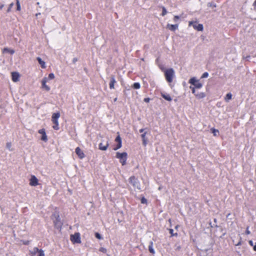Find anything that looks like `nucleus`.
Here are the masks:
<instances>
[{"label":"nucleus","mask_w":256,"mask_h":256,"mask_svg":"<svg viewBox=\"0 0 256 256\" xmlns=\"http://www.w3.org/2000/svg\"><path fill=\"white\" fill-rule=\"evenodd\" d=\"M132 87L134 89H139L140 87V84L139 82H134L133 84Z\"/></svg>","instance_id":"393cba45"},{"label":"nucleus","mask_w":256,"mask_h":256,"mask_svg":"<svg viewBox=\"0 0 256 256\" xmlns=\"http://www.w3.org/2000/svg\"><path fill=\"white\" fill-rule=\"evenodd\" d=\"M198 82V80L195 78H191L190 80H189V83L190 84H192V85H194L197 82Z\"/></svg>","instance_id":"5701e85b"},{"label":"nucleus","mask_w":256,"mask_h":256,"mask_svg":"<svg viewBox=\"0 0 256 256\" xmlns=\"http://www.w3.org/2000/svg\"><path fill=\"white\" fill-rule=\"evenodd\" d=\"M4 6V4H0V9L2 10Z\"/></svg>","instance_id":"5fc2aeb1"},{"label":"nucleus","mask_w":256,"mask_h":256,"mask_svg":"<svg viewBox=\"0 0 256 256\" xmlns=\"http://www.w3.org/2000/svg\"><path fill=\"white\" fill-rule=\"evenodd\" d=\"M48 82V78L46 77H44L42 80V88H44L46 91H49L50 90V87L46 84V82Z\"/></svg>","instance_id":"423d86ee"},{"label":"nucleus","mask_w":256,"mask_h":256,"mask_svg":"<svg viewBox=\"0 0 256 256\" xmlns=\"http://www.w3.org/2000/svg\"><path fill=\"white\" fill-rule=\"evenodd\" d=\"M180 17L178 16H175L174 18V21L176 22H178L180 20Z\"/></svg>","instance_id":"72a5a7b5"},{"label":"nucleus","mask_w":256,"mask_h":256,"mask_svg":"<svg viewBox=\"0 0 256 256\" xmlns=\"http://www.w3.org/2000/svg\"><path fill=\"white\" fill-rule=\"evenodd\" d=\"M196 96L198 99H201L206 96V94L203 92H198L196 94Z\"/></svg>","instance_id":"a211bd4d"},{"label":"nucleus","mask_w":256,"mask_h":256,"mask_svg":"<svg viewBox=\"0 0 256 256\" xmlns=\"http://www.w3.org/2000/svg\"><path fill=\"white\" fill-rule=\"evenodd\" d=\"M150 100V98H144V102H148Z\"/></svg>","instance_id":"de8ad7c7"},{"label":"nucleus","mask_w":256,"mask_h":256,"mask_svg":"<svg viewBox=\"0 0 256 256\" xmlns=\"http://www.w3.org/2000/svg\"><path fill=\"white\" fill-rule=\"evenodd\" d=\"M196 24V22H194L193 21H190L189 22L188 26H193L194 24Z\"/></svg>","instance_id":"c03bdc74"},{"label":"nucleus","mask_w":256,"mask_h":256,"mask_svg":"<svg viewBox=\"0 0 256 256\" xmlns=\"http://www.w3.org/2000/svg\"><path fill=\"white\" fill-rule=\"evenodd\" d=\"M60 117V112H55L52 114V118L55 119V120H58Z\"/></svg>","instance_id":"aec40b11"},{"label":"nucleus","mask_w":256,"mask_h":256,"mask_svg":"<svg viewBox=\"0 0 256 256\" xmlns=\"http://www.w3.org/2000/svg\"><path fill=\"white\" fill-rule=\"evenodd\" d=\"M144 129L142 128V129L140 130V132L142 133L144 132Z\"/></svg>","instance_id":"3c124183"},{"label":"nucleus","mask_w":256,"mask_h":256,"mask_svg":"<svg viewBox=\"0 0 256 256\" xmlns=\"http://www.w3.org/2000/svg\"><path fill=\"white\" fill-rule=\"evenodd\" d=\"M116 100H117V98H116L114 99V101H116Z\"/></svg>","instance_id":"680f3d73"},{"label":"nucleus","mask_w":256,"mask_h":256,"mask_svg":"<svg viewBox=\"0 0 256 256\" xmlns=\"http://www.w3.org/2000/svg\"><path fill=\"white\" fill-rule=\"evenodd\" d=\"M141 203L142 204H146L147 203V200L146 198H145L144 197L142 198L141 199Z\"/></svg>","instance_id":"58836bf2"},{"label":"nucleus","mask_w":256,"mask_h":256,"mask_svg":"<svg viewBox=\"0 0 256 256\" xmlns=\"http://www.w3.org/2000/svg\"><path fill=\"white\" fill-rule=\"evenodd\" d=\"M75 152L80 158L82 159L83 158H84L85 154L79 147H77L76 148Z\"/></svg>","instance_id":"6e6552de"},{"label":"nucleus","mask_w":256,"mask_h":256,"mask_svg":"<svg viewBox=\"0 0 256 256\" xmlns=\"http://www.w3.org/2000/svg\"><path fill=\"white\" fill-rule=\"evenodd\" d=\"M109 146L108 141H106L104 144L102 142L98 144V148L102 150H106Z\"/></svg>","instance_id":"9d476101"},{"label":"nucleus","mask_w":256,"mask_h":256,"mask_svg":"<svg viewBox=\"0 0 256 256\" xmlns=\"http://www.w3.org/2000/svg\"><path fill=\"white\" fill-rule=\"evenodd\" d=\"M70 240L74 244H80V234L79 232H76L74 234L70 235Z\"/></svg>","instance_id":"39448f33"},{"label":"nucleus","mask_w":256,"mask_h":256,"mask_svg":"<svg viewBox=\"0 0 256 256\" xmlns=\"http://www.w3.org/2000/svg\"><path fill=\"white\" fill-rule=\"evenodd\" d=\"M6 147L10 151L12 150V149L11 148V147H12V144H11V142H7L6 144Z\"/></svg>","instance_id":"c756f323"},{"label":"nucleus","mask_w":256,"mask_h":256,"mask_svg":"<svg viewBox=\"0 0 256 256\" xmlns=\"http://www.w3.org/2000/svg\"><path fill=\"white\" fill-rule=\"evenodd\" d=\"M4 52H9L10 54H12L14 53V50H10L8 48H4L3 50Z\"/></svg>","instance_id":"4be33fe9"},{"label":"nucleus","mask_w":256,"mask_h":256,"mask_svg":"<svg viewBox=\"0 0 256 256\" xmlns=\"http://www.w3.org/2000/svg\"><path fill=\"white\" fill-rule=\"evenodd\" d=\"M166 14H167V10H166V8H165V7L162 6V16H164Z\"/></svg>","instance_id":"cd10ccee"},{"label":"nucleus","mask_w":256,"mask_h":256,"mask_svg":"<svg viewBox=\"0 0 256 256\" xmlns=\"http://www.w3.org/2000/svg\"><path fill=\"white\" fill-rule=\"evenodd\" d=\"M193 28L198 31H202L204 30V26L202 24H196L193 25Z\"/></svg>","instance_id":"ddd939ff"},{"label":"nucleus","mask_w":256,"mask_h":256,"mask_svg":"<svg viewBox=\"0 0 256 256\" xmlns=\"http://www.w3.org/2000/svg\"><path fill=\"white\" fill-rule=\"evenodd\" d=\"M12 80L14 82H17L19 80L20 74L18 72H12Z\"/></svg>","instance_id":"9b49d317"},{"label":"nucleus","mask_w":256,"mask_h":256,"mask_svg":"<svg viewBox=\"0 0 256 256\" xmlns=\"http://www.w3.org/2000/svg\"><path fill=\"white\" fill-rule=\"evenodd\" d=\"M153 242L152 241H150L148 245V250L150 253L154 254L155 253V251L153 248Z\"/></svg>","instance_id":"dca6fc26"},{"label":"nucleus","mask_w":256,"mask_h":256,"mask_svg":"<svg viewBox=\"0 0 256 256\" xmlns=\"http://www.w3.org/2000/svg\"><path fill=\"white\" fill-rule=\"evenodd\" d=\"M24 244H28L27 242H26V243H24Z\"/></svg>","instance_id":"e2e57ef3"},{"label":"nucleus","mask_w":256,"mask_h":256,"mask_svg":"<svg viewBox=\"0 0 256 256\" xmlns=\"http://www.w3.org/2000/svg\"><path fill=\"white\" fill-rule=\"evenodd\" d=\"M178 226H176L175 228L176 229V228H178Z\"/></svg>","instance_id":"052dcab7"},{"label":"nucleus","mask_w":256,"mask_h":256,"mask_svg":"<svg viewBox=\"0 0 256 256\" xmlns=\"http://www.w3.org/2000/svg\"><path fill=\"white\" fill-rule=\"evenodd\" d=\"M241 245V241L240 240L237 244H236V246Z\"/></svg>","instance_id":"603ef678"},{"label":"nucleus","mask_w":256,"mask_h":256,"mask_svg":"<svg viewBox=\"0 0 256 256\" xmlns=\"http://www.w3.org/2000/svg\"><path fill=\"white\" fill-rule=\"evenodd\" d=\"M202 85L201 83L198 82L194 85V87L196 88H200L202 87Z\"/></svg>","instance_id":"bb28decb"},{"label":"nucleus","mask_w":256,"mask_h":256,"mask_svg":"<svg viewBox=\"0 0 256 256\" xmlns=\"http://www.w3.org/2000/svg\"><path fill=\"white\" fill-rule=\"evenodd\" d=\"M253 249L254 251H256V244L253 246Z\"/></svg>","instance_id":"864d4df0"},{"label":"nucleus","mask_w":256,"mask_h":256,"mask_svg":"<svg viewBox=\"0 0 256 256\" xmlns=\"http://www.w3.org/2000/svg\"><path fill=\"white\" fill-rule=\"evenodd\" d=\"M122 145H120V146H118V144H117L115 148H114V150H118V149L122 147Z\"/></svg>","instance_id":"a18cd8bd"},{"label":"nucleus","mask_w":256,"mask_h":256,"mask_svg":"<svg viewBox=\"0 0 256 256\" xmlns=\"http://www.w3.org/2000/svg\"><path fill=\"white\" fill-rule=\"evenodd\" d=\"M38 133L42 135L41 138V140H42L44 142H46L48 140L47 136L44 128H42L38 130Z\"/></svg>","instance_id":"0eeeda50"},{"label":"nucleus","mask_w":256,"mask_h":256,"mask_svg":"<svg viewBox=\"0 0 256 256\" xmlns=\"http://www.w3.org/2000/svg\"><path fill=\"white\" fill-rule=\"evenodd\" d=\"M30 184L32 186H36L38 185V180L34 176H31Z\"/></svg>","instance_id":"1a4fd4ad"},{"label":"nucleus","mask_w":256,"mask_h":256,"mask_svg":"<svg viewBox=\"0 0 256 256\" xmlns=\"http://www.w3.org/2000/svg\"><path fill=\"white\" fill-rule=\"evenodd\" d=\"M127 155L128 154L126 152H123L122 153L117 152L116 154V158L120 160V162L122 166L126 164Z\"/></svg>","instance_id":"f03ea898"},{"label":"nucleus","mask_w":256,"mask_h":256,"mask_svg":"<svg viewBox=\"0 0 256 256\" xmlns=\"http://www.w3.org/2000/svg\"><path fill=\"white\" fill-rule=\"evenodd\" d=\"M208 76V72H204L201 76L202 78H206Z\"/></svg>","instance_id":"473e14b6"},{"label":"nucleus","mask_w":256,"mask_h":256,"mask_svg":"<svg viewBox=\"0 0 256 256\" xmlns=\"http://www.w3.org/2000/svg\"><path fill=\"white\" fill-rule=\"evenodd\" d=\"M167 26H168V28L170 30L172 31H174L175 30H176V29L178 28V24H168Z\"/></svg>","instance_id":"4468645a"},{"label":"nucleus","mask_w":256,"mask_h":256,"mask_svg":"<svg viewBox=\"0 0 256 256\" xmlns=\"http://www.w3.org/2000/svg\"><path fill=\"white\" fill-rule=\"evenodd\" d=\"M162 97L166 100L170 102L172 100V98L169 94H162Z\"/></svg>","instance_id":"6ab92c4d"},{"label":"nucleus","mask_w":256,"mask_h":256,"mask_svg":"<svg viewBox=\"0 0 256 256\" xmlns=\"http://www.w3.org/2000/svg\"><path fill=\"white\" fill-rule=\"evenodd\" d=\"M48 80H52L54 78V74L53 73H50L48 74Z\"/></svg>","instance_id":"c85d7f7f"},{"label":"nucleus","mask_w":256,"mask_h":256,"mask_svg":"<svg viewBox=\"0 0 256 256\" xmlns=\"http://www.w3.org/2000/svg\"><path fill=\"white\" fill-rule=\"evenodd\" d=\"M170 233L171 234L172 236H177V233H174V230L172 229L169 230Z\"/></svg>","instance_id":"7c9ffc66"},{"label":"nucleus","mask_w":256,"mask_h":256,"mask_svg":"<svg viewBox=\"0 0 256 256\" xmlns=\"http://www.w3.org/2000/svg\"><path fill=\"white\" fill-rule=\"evenodd\" d=\"M95 236L98 239L100 240L102 238L101 235L98 232L96 233Z\"/></svg>","instance_id":"a19ab883"},{"label":"nucleus","mask_w":256,"mask_h":256,"mask_svg":"<svg viewBox=\"0 0 256 256\" xmlns=\"http://www.w3.org/2000/svg\"><path fill=\"white\" fill-rule=\"evenodd\" d=\"M52 217L55 218L54 220V222L56 228L58 229L61 228L62 224L60 221L59 215L57 214H54L52 215Z\"/></svg>","instance_id":"20e7f679"},{"label":"nucleus","mask_w":256,"mask_h":256,"mask_svg":"<svg viewBox=\"0 0 256 256\" xmlns=\"http://www.w3.org/2000/svg\"><path fill=\"white\" fill-rule=\"evenodd\" d=\"M116 82V80H115L114 76H110V84H109L110 88V89H114V84Z\"/></svg>","instance_id":"f8f14e48"},{"label":"nucleus","mask_w":256,"mask_h":256,"mask_svg":"<svg viewBox=\"0 0 256 256\" xmlns=\"http://www.w3.org/2000/svg\"><path fill=\"white\" fill-rule=\"evenodd\" d=\"M78 61V58H74L72 59V62L74 63H76Z\"/></svg>","instance_id":"8fccbe9b"},{"label":"nucleus","mask_w":256,"mask_h":256,"mask_svg":"<svg viewBox=\"0 0 256 256\" xmlns=\"http://www.w3.org/2000/svg\"><path fill=\"white\" fill-rule=\"evenodd\" d=\"M35 249L38 252H39L38 256H44V250H38V248H35Z\"/></svg>","instance_id":"a878e982"},{"label":"nucleus","mask_w":256,"mask_h":256,"mask_svg":"<svg viewBox=\"0 0 256 256\" xmlns=\"http://www.w3.org/2000/svg\"><path fill=\"white\" fill-rule=\"evenodd\" d=\"M40 14V13L36 14V16H39Z\"/></svg>","instance_id":"13d9d810"},{"label":"nucleus","mask_w":256,"mask_h":256,"mask_svg":"<svg viewBox=\"0 0 256 256\" xmlns=\"http://www.w3.org/2000/svg\"><path fill=\"white\" fill-rule=\"evenodd\" d=\"M16 7L18 10H20V5L18 0H16Z\"/></svg>","instance_id":"2f4dec72"},{"label":"nucleus","mask_w":256,"mask_h":256,"mask_svg":"<svg viewBox=\"0 0 256 256\" xmlns=\"http://www.w3.org/2000/svg\"><path fill=\"white\" fill-rule=\"evenodd\" d=\"M254 6V10L256 12V5H253Z\"/></svg>","instance_id":"6e6d98bb"},{"label":"nucleus","mask_w":256,"mask_h":256,"mask_svg":"<svg viewBox=\"0 0 256 256\" xmlns=\"http://www.w3.org/2000/svg\"><path fill=\"white\" fill-rule=\"evenodd\" d=\"M232 94L231 93L229 92L226 94V96L224 98L226 102H228L230 100L232 99Z\"/></svg>","instance_id":"412c9836"},{"label":"nucleus","mask_w":256,"mask_h":256,"mask_svg":"<svg viewBox=\"0 0 256 256\" xmlns=\"http://www.w3.org/2000/svg\"><path fill=\"white\" fill-rule=\"evenodd\" d=\"M53 128L56 130H58L59 129V124H54L52 126Z\"/></svg>","instance_id":"e433bc0d"},{"label":"nucleus","mask_w":256,"mask_h":256,"mask_svg":"<svg viewBox=\"0 0 256 256\" xmlns=\"http://www.w3.org/2000/svg\"><path fill=\"white\" fill-rule=\"evenodd\" d=\"M248 243H249V244H250V246H254V245L253 242H252V240H249V241H248Z\"/></svg>","instance_id":"09e8293b"},{"label":"nucleus","mask_w":256,"mask_h":256,"mask_svg":"<svg viewBox=\"0 0 256 256\" xmlns=\"http://www.w3.org/2000/svg\"><path fill=\"white\" fill-rule=\"evenodd\" d=\"M100 251L103 253H106V249L104 248H100Z\"/></svg>","instance_id":"79ce46f5"},{"label":"nucleus","mask_w":256,"mask_h":256,"mask_svg":"<svg viewBox=\"0 0 256 256\" xmlns=\"http://www.w3.org/2000/svg\"><path fill=\"white\" fill-rule=\"evenodd\" d=\"M214 222H216V218H214Z\"/></svg>","instance_id":"bf43d9fd"},{"label":"nucleus","mask_w":256,"mask_h":256,"mask_svg":"<svg viewBox=\"0 0 256 256\" xmlns=\"http://www.w3.org/2000/svg\"><path fill=\"white\" fill-rule=\"evenodd\" d=\"M52 122L54 123V124H58V120H55V119L52 118Z\"/></svg>","instance_id":"37998d69"},{"label":"nucleus","mask_w":256,"mask_h":256,"mask_svg":"<svg viewBox=\"0 0 256 256\" xmlns=\"http://www.w3.org/2000/svg\"><path fill=\"white\" fill-rule=\"evenodd\" d=\"M174 73V72L172 68L168 69L164 72L166 79L168 82H172Z\"/></svg>","instance_id":"7ed1b4c3"},{"label":"nucleus","mask_w":256,"mask_h":256,"mask_svg":"<svg viewBox=\"0 0 256 256\" xmlns=\"http://www.w3.org/2000/svg\"><path fill=\"white\" fill-rule=\"evenodd\" d=\"M115 140H116V142H118V146H120V145H122V140H121V138H120V135H118L116 136Z\"/></svg>","instance_id":"b1692460"},{"label":"nucleus","mask_w":256,"mask_h":256,"mask_svg":"<svg viewBox=\"0 0 256 256\" xmlns=\"http://www.w3.org/2000/svg\"><path fill=\"white\" fill-rule=\"evenodd\" d=\"M212 130L214 135L216 136V134L218 132V130L214 128H212Z\"/></svg>","instance_id":"4c0bfd02"},{"label":"nucleus","mask_w":256,"mask_h":256,"mask_svg":"<svg viewBox=\"0 0 256 256\" xmlns=\"http://www.w3.org/2000/svg\"><path fill=\"white\" fill-rule=\"evenodd\" d=\"M246 234H250V232L248 230V227H247L246 228Z\"/></svg>","instance_id":"49530a36"},{"label":"nucleus","mask_w":256,"mask_h":256,"mask_svg":"<svg viewBox=\"0 0 256 256\" xmlns=\"http://www.w3.org/2000/svg\"><path fill=\"white\" fill-rule=\"evenodd\" d=\"M253 5H256V0L254 2Z\"/></svg>","instance_id":"4d7b16f0"},{"label":"nucleus","mask_w":256,"mask_h":256,"mask_svg":"<svg viewBox=\"0 0 256 256\" xmlns=\"http://www.w3.org/2000/svg\"><path fill=\"white\" fill-rule=\"evenodd\" d=\"M195 88H194V87L190 86V88L192 89V93L194 94L196 96V94L197 92H196Z\"/></svg>","instance_id":"f704fd0d"},{"label":"nucleus","mask_w":256,"mask_h":256,"mask_svg":"<svg viewBox=\"0 0 256 256\" xmlns=\"http://www.w3.org/2000/svg\"><path fill=\"white\" fill-rule=\"evenodd\" d=\"M146 132H144L141 135V136H142V144L144 146H146L148 143V140L146 138Z\"/></svg>","instance_id":"2eb2a0df"},{"label":"nucleus","mask_w":256,"mask_h":256,"mask_svg":"<svg viewBox=\"0 0 256 256\" xmlns=\"http://www.w3.org/2000/svg\"><path fill=\"white\" fill-rule=\"evenodd\" d=\"M208 6L214 7V8H216V4H213L212 2H208Z\"/></svg>","instance_id":"c9c22d12"},{"label":"nucleus","mask_w":256,"mask_h":256,"mask_svg":"<svg viewBox=\"0 0 256 256\" xmlns=\"http://www.w3.org/2000/svg\"><path fill=\"white\" fill-rule=\"evenodd\" d=\"M129 182L132 184L134 188H136L138 190H141L140 181L134 176H130L129 178Z\"/></svg>","instance_id":"f257e3e1"},{"label":"nucleus","mask_w":256,"mask_h":256,"mask_svg":"<svg viewBox=\"0 0 256 256\" xmlns=\"http://www.w3.org/2000/svg\"><path fill=\"white\" fill-rule=\"evenodd\" d=\"M13 6H14V3H12H12H11V4H10L9 7H8V10H7V12H10V11L11 8H12Z\"/></svg>","instance_id":"ea45409f"},{"label":"nucleus","mask_w":256,"mask_h":256,"mask_svg":"<svg viewBox=\"0 0 256 256\" xmlns=\"http://www.w3.org/2000/svg\"><path fill=\"white\" fill-rule=\"evenodd\" d=\"M39 64L40 65L41 67L42 68H46V64H45V62L44 61H43L42 58L40 57H38L36 58Z\"/></svg>","instance_id":"f3484780"}]
</instances>
